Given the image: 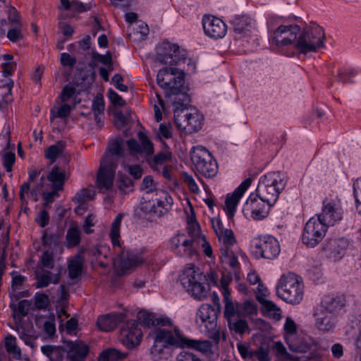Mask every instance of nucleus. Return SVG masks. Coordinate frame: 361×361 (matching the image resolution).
Returning a JSON list of instances; mask_svg holds the SVG:
<instances>
[{
    "instance_id": "obj_3",
    "label": "nucleus",
    "mask_w": 361,
    "mask_h": 361,
    "mask_svg": "<svg viewBox=\"0 0 361 361\" xmlns=\"http://www.w3.org/2000/svg\"><path fill=\"white\" fill-rule=\"evenodd\" d=\"M123 139L118 137L109 143L108 152L101 160L97 176V186L100 192L112 189L118 166V158L123 157Z\"/></svg>"
},
{
    "instance_id": "obj_25",
    "label": "nucleus",
    "mask_w": 361,
    "mask_h": 361,
    "mask_svg": "<svg viewBox=\"0 0 361 361\" xmlns=\"http://www.w3.org/2000/svg\"><path fill=\"white\" fill-rule=\"evenodd\" d=\"M347 247L348 243L345 240L334 239L329 240L323 250L329 258L338 260L343 257Z\"/></svg>"
},
{
    "instance_id": "obj_56",
    "label": "nucleus",
    "mask_w": 361,
    "mask_h": 361,
    "mask_svg": "<svg viewBox=\"0 0 361 361\" xmlns=\"http://www.w3.org/2000/svg\"><path fill=\"white\" fill-rule=\"evenodd\" d=\"M105 103L104 97L102 94H98L94 98L92 104V111L93 112H104Z\"/></svg>"
},
{
    "instance_id": "obj_13",
    "label": "nucleus",
    "mask_w": 361,
    "mask_h": 361,
    "mask_svg": "<svg viewBox=\"0 0 361 361\" xmlns=\"http://www.w3.org/2000/svg\"><path fill=\"white\" fill-rule=\"evenodd\" d=\"M281 252L279 241L273 236H260L254 245L253 252L257 257L267 259L276 258Z\"/></svg>"
},
{
    "instance_id": "obj_46",
    "label": "nucleus",
    "mask_w": 361,
    "mask_h": 361,
    "mask_svg": "<svg viewBox=\"0 0 361 361\" xmlns=\"http://www.w3.org/2000/svg\"><path fill=\"white\" fill-rule=\"evenodd\" d=\"M118 187L123 192H127L132 190L133 183L130 178L127 175L120 173L118 174Z\"/></svg>"
},
{
    "instance_id": "obj_22",
    "label": "nucleus",
    "mask_w": 361,
    "mask_h": 361,
    "mask_svg": "<svg viewBox=\"0 0 361 361\" xmlns=\"http://www.w3.org/2000/svg\"><path fill=\"white\" fill-rule=\"evenodd\" d=\"M139 143L135 139L132 138L127 141V146L132 155L141 154L150 157L154 153V146L147 136L142 132L137 133Z\"/></svg>"
},
{
    "instance_id": "obj_45",
    "label": "nucleus",
    "mask_w": 361,
    "mask_h": 361,
    "mask_svg": "<svg viewBox=\"0 0 361 361\" xmlns=\"http://www.w3.org/2000/svg\"><path fill=\"white\" fill-rule=\"evenodd\" d=\"M92 61L91 65L92 66H96V63L97 62L101 63L104 66L110 65L112 61V55L110 51H107L105 54H100L98 52L93 51L92 52Z\"/></svg>"
},
{
    "instance_id": "obj_2",
    "label": "nucleus",
    "mask_w": 361,
    "mask_h": 361,
    "mask_svg": "<svg viewBox=\"0 0 361 361\" xmlns=\"http://www.w3.org/2000/svg\"><path fill=\"white\" fill-rule=\"evenodd\" d=\"M157 82L160 87L167 90L165 92L166 97L176 96L173 100L174 117H179L180 112L183 114L190 102L189 94L180 91L185 82L183 71H179L178 68L173 67L164 68L158 72Z\"/></svg>"
},
{
    "instance_id": "obj_21",
    "label": "nucleus",
    "mask_w": 361,
    "mask_h": 361,
    "mask_svg": "<svg viewBox=\"0 0 361 361\" xmlns=\"http://www.w3.org/2000/svg\"><path fill=\"white\" fill-rule=\"evenodd\" d=\"M252 179L250 178H246L231 194L227 195L225 201L224 210L229 219L233 218L239 200L250 187Z\"/></svg>"
},
{
    "instance_id": "obj_28",
    "label": "nucleus",
    "mask_w": 361,
    "mask_h": 361,
    "mask_svg": "<svg viewBox=\"0 0 361 361\" xmlns=\"http://www.w3.org/2000/svg\"><path fill=\"white\" fill-rule=\"evenodd\" d=\"M42 170H38L35 168H30L28 171L27 180L24 182L20 187L19 197L21 203V207H26L28 202L25 199V194H28L30 190L31 184H34L35 180L39 176Z\"/></svg>"
},
{
    "instance_id": "obj_61",
    "label": "nucleus",
    "mask_w": 361,
    "mask_h": 361,
    "mask_svg": "<svg viewBox=\"0 0 361 361\" xmlns=\"http://www.w3.org/2000/svg\"><path fill=\"white\" fill-rule=\"evenodd\" d=\"M355 73L354 71L345 70L339 71L337 75V80L342 83L351 82L350 80L351 77L355 76Z\"/></svg>"
},
{
    "instance_id": "obj_9",
    "label": "nucleus",
    "mask_w": 361,
    "mask_h": 361,
    "mask_svg": "<svg viewBox=\"0 0 361 361\" xmlns=\"http://www.w3.org/2000/svg\"><path fill=\"white\" fill-rule=\"evenodd\" d=\"M156 61L163 64L178 65L181 62L188 61V71H194L195 64L191 59H187V53L184 49H180L176 44L170 42H163L157 48Z\"/></svg>"
},
{
    "instance_id": "obj_4",
    "label": "nucleus",
    "mask_w": 361,
    "mask_h": 361,
    "mask_svg": "<svg viewBox=\"0 0 361 361\" xmlns=\"http://www.w3.org/2000/svg\"><path fill=\"white\" fill-rule=\"evenodd\" d=\"M147 190L141 199L140 209L145 213L161 216L166 214L172 204L171 197L164 190L155 188L152 176H147L142 180Z\"/></svg>"
},
{
    "instance_id": "obj_15",
    "label": "nucleus",
    "mask_w": 361,
    "mask_h": 361,
    "mask_svg": "<svg viewBox=\"0 0 361 361\" xmlns=\"http://www.w3.org/2000/svg\"><path fill=\"white\" fill-rule=\"evenodd\" d=\"M299 32L300 27L298 25H281L270 36L269 42L277 47H283L292 44L295 45Z\"/></svg>"
},
{
    "instance_id": "obj_38",
    "label": "nucleus",
    "mask_w": 361,
    "mask_h": 361,
    "mask_svg": "<svg viewBox=\"0 0 361 361\" xmlns=\"http://www.w3.org/2000/svg\"><path fill=\"white\" fill-rule=\"evenodd\" d=\"M258 298V300L262 304L265 311V314L276 320H279L281 318V310L272 301L261 300Z\"/></svg>"
},
{
    "instance_id": "obj_34",
    "label": "nucleus",
    "mask_w": 361,
    "mask_h": 361,
    "mask_svg": "<svg viewBox=\"0 0 361 361\" xmlns=\"http://www.w3.org/2000/svg\"><path fill=\"white\" fill-rule=\"evenodd\" d=\"M81 241V231L77 226H71L67 230L65 246L72 248L78 246Z\"/></svg>"
},
{
    "instance_id": "obj_41",
    "label": "nucleus",
    "mask_w": 361,
    "mask_h": 361,
    "mask_svg": "<svg viewBox=\"0 0 361 361\" xmlns=\"http://www.w3.org/2000/svg\"><path fill=\"white\" fill-rule=\"evenodd\" d=\"M227 323L229 329L235 334H243L248 329L247 322L241 317L233 318L228 321Z\"/></svg>"
},
{
    "instance_id": "obj_53",
    "label": "nucleus",
    "mask_w": 361,
    "mask_h": 361,
    "mask_svg": "<svg viewBox=\"0 0 361 361\" xmlns=\"http://www.w3.org/2000/svg\"><path fill=\"white\" fill-rule=\"evenodd\" d=\"M52 190L50 192H44L42 193V197L44 200L43 207H47L50 204H51L55 198L59 196V191L60 189H56L55 188H51Z\"/></svg>"
},
{
    "instance_id": "obj_16",
    "label": "nucleus",
    "mask_w": 361,
    "mask_h": 361,
    "mask_svg": "<svg viewBox=\"0 0 361 361\" xmlns=\"http://www.w3.org/2000/svg\"><path fill=\"white\" fill-rule=\"evenodd\" d=\"M136 320H130L123 324L120 331V340L128 349H133L140 343L142 332Z\"/></svg>"
},
{
    "instance_id": "obj_10",
    "label": "nucleus",
    "mask_w": 361,
    "mask_h": 361,
    "mask_svg": "<svg viewBox=\"0 0 361 361\" xmlns=\"http://www.w3.org/2000/svg\"><path fill=\"white\" fill-rule=\"evenodd\" d=\"M206 281V276L194 267L185 269L180 277L183 287L198 300H202L207 296L208 285L205 283Z\"/></svg>"
},
{
    "instance_id": "obj_57",
    "label": "nucleus",
    "mask_w": 361,
    "mask_h": 361,
    "mask_svg": "<svg viewBox=\"0 0 361 361\" xmlns=\"http://www.w3.org/2000/svg\"><path fill=\"white\" fill-rule=\"evenodd\" d=\"M76 92V89L74 86L67 84L66 85L61 91L60 98L61 102H66L69 100Z\"/></svg>"
},
{
    "instance_id": "obj_64",
    "label": "nucleus",
    "mask_w": 361,
    "mask_h": 361,
    "mask_svg": "<svg viewBox=\"0 0 361 361\" xmlns=\"http://www.w3.org/2000/svg\"><path fill=\"white\" fill-rule=\"evenodd\" d=\"M35 221L39 225L40 227L44 228L48 225L49 221V216L48 212L45 209L40 211V212L35 218Z\"/></svg>"
},
{
    "instance_id": "obj_6",
    "label": "nucleus",
    "mask_w": 361,
    "mask_h": 361,
    "mask_svg": "<svg viewBox=\"0 0 361 361\" xmlns=\"http://www.w3.org/2000/svg\"><path fill=\"white\" fill-rule=\"evenodd\" d=\"M325 33L323 27L313 24L300 29L295 48L300 53L306 54L310 52H316L324 47V40Z\"/></svg>"
},
{
    "instance_id": "obj_51",
    "label": "nucleus",
    "mask_w": 361,
    "mask_h": 361,
    "mask_svg": "<svg viewBox=\"0 0 361 361\" xmlns=\"http://www.w3.org/2000/svg\"><path fill=\"white\" fill-rule=\"evenodd\" d=\"M63 149V145H52L49 146L45 151V157L48 159H51L54 161L57 157L62 153Z\"/></svg>"
},
{
    "instance_id": "obj_33",
    "label": "nucleus",
    "mask_w": 361,
    "mask_h": 361,
    "mask_svg": "<svg viewBox=\"0 0 361 361\" xmlns=\"http://www.w3.org/2000/svg\"><path fill=\"white\" fill-rule=\"evenodd\" d=\"M59 274H52L50 271H46L44 274L36 275L35 287L42 288L47 287L50 283L57 284L59 282Z\"/></svg>"
},
{
    "instance_id": "obj_20",
    "label": "nucleus",
    "mask_w": 361,
    "mask_h": 361,
    "mask_svg": "<svg viewBox=\"0 0 361 361\" xmlns=\"http://www.w3.org/2000/svg\"><path fill=\"white\" fill-rule=\"evenodd\" d=\"M202 26L204 33L213 39L223 38L227 31V26L223 20L210 15L203 17Z\"/></svg>"
},
{
    "instance_id": "obj_43",
    "label": "nucleus",
    "mask_w": 361,
    "mask_h": 361,
    "mask_svg": "<svg viewBox=\"0 0 361 361\" xmlns=\"http://www.w3.org/2000/svg\"><path fill=\"white\" fill-rule=\"evenodd\" d=\"M68 276L71 279L79 277L82 274V263L80 259V257L70 261L68 267Z\"/></svg>"
},
{
    "instance_id": "obj_39",
    "label": "nucleus",
    "mask_w": 361,
    "mask_h": 361,
    "mask_svg": "<svg viewBox=\"0 0 361 361\" xmlns=\"http://www.w3.org/2000/svg\"><path fill=\"white\" fill-rule=\"evenodd\" d=\"M42 243L44 246L61 247V234L59 232L48 235L47 231H42Z\"/></svg>"
},
{
    "instance_id": "obj_18",
    "label": "nucleus",
    "mask_w": 361,
    "mask_h": 361,
    "mask_svg": "<svg viewBox=\"0 0 361 361\" xmlns=\"http://www.w3.org/2000/svg\"><path fill=\"white\" fill-rule=\"evenodd\" d=\"M177 127L187 134H192L200 130L203 124V116L197 111L193 113L184 112L179 117H175Z\"/></svg>"
},
{
    "instance_id": "obj_37",
    "label": "nucleus",
    "mask_w": 361,
    "mask_h": 361,
    "mask_svg": "<svg viewBox=\"0 0 361 361\" xmlns=\"http://www.w3.org/2000/svg\"><path fill=\"white\" fill-rule=\"evenodd\" d=\"M5 348L6 352L11 355L16 360H21L22 353L20 347L16 343V338L12 335H8L5 338Z\"/></svg>"
},
{
    "instance_id": "obj_42",
    "label": "nucleus",
    "mask_w": 361,
    "mask_h": 361,
    "mask_svg": "<svg viewBox=\"0 0 361 361\" xmlns=\"http://www.w3.org/2000/svg\"><path fill=\"white\" fill-rule=\"evenodd\" d=\"M217 237L219 241L222 243V247L221 248L229 249L236 243L234 233L231 229L229 228L224 230L223 232L220 233Z\"/></svg>"
},
{
    "instance_id": "obj_54",
    "label": "nucleus",
    "mask_w": 361,
    "mask_h": 361,
    "mask_svg": "<svg viewBox=\"0 0 361 361\" xmlns=\"http://www.w3.org/2000/svg\"><path fill=\"white\" fill-rule=\"evenodd\" d=\"M48 295L43 293H37L35 297V305L39 310H44L48 306Z\"/></svg>"
},
{
    "instance_id": "obj_35",
    "label": "nucleus",
    "mask_w": 361,
    "mask_h": 361,
    "mask_svg": "<svg viewBox=\"0 0 361 361\" xmlns=\"http://www.w3.org/2000/svg\"><path fill=\"white\" fill-rule=\"evenodd\" d=\"M219 257L222 264L229 265L234 271L239 268L237 256L229 249L220 248Z\"/></svg>"
},
{
    "instance_id": "obj_32",
    "label": "nucleus",
    "mask_w": 361,
    "mask_h": 361,
    "mask_svg": "<svg viewBox=\"0 0 361 361\" xmlns=\"http://www.w3.org/2000/svg\"><path fill=\"white\" fill-rule=\"evenodd\" d=\"M41 350L50 361H63L65 351L59 346L44 345L41 347Z\"/></svg>"
},
{
    "instance_id": "obj_8",
    "label": "nucleus",
    "mask_w": 361,
    "mask_h": 361,
    "mask_svg": "<svg viewBox=\"0 0 361 361\" xmlns=\"http://www.w3.org/2000/svg\"><path fill=\"white\" fill-rule=\"evenodd\" d=\"M190 159L196 173L212 178L218 172V164L207 149L201 145L193 147L190 150Z\"/></svg>"
},
{
    "instance_id": "obj_58",
    "label": "nucleus",
    "mask_w": 361,
    "mask_h": 361,
    "mask_svg": "<svg viewBox=\"0 0 361 361\" xmlns=\"http://www.w3.org/2000/svg\"><path fill=\"white\" fill-rule=\"evenodd\" d=\"M16 161V155L13 152H7L3 156V166L7 172L12 170Z\"/></svg>"
},
{
    "instance_id": "obj_11",
    "label": "nucleus",
    "mask_w": 361,
    "mask_h": 361,
    "mask_svg": "<svg viewBox=\"0 0 361 361\" xmlns=\"http://www.w3.org/2000/svg\"><path fill=\"white\" fill-rule=\"evenodd\" d=\"M328 228L315 217H312L305 224L302 234V242L310 247H314L324 238Z\"/></svg>"
},
{
    "instance_id": "obj_62",
    "label": "nucleus",
    "mask_w": 361,
    "mask_h": 361,
    "mask_svg": "<svg viewBox=\"0 0 361 361\" xmlns=\"http://www.w3.org/2000/svg\"><path fill=\"white\" fill-rule=\"evenodd\" d=\"M8 20L11 22L12 26L23 25V24L20 21V14L14 7H11L9 9Z\"/></svg>"
},
{
    "instance_id": "obj_26",
    "label": "nucleus",
    "mask_w": 361,
    "mask_h": 361,
    "mask_svg": "<svg viewBox=\"0 0 361 361\" xmlns=\"http://www.w3.org/2000/svg\"><path fill=\"white\" fill-rule=\"evenodd\" d=\"M125 319L124 314H107L97 319V326L103 331H111Z\"/></svg>"
},
{
    "instance_id": "obj_59",
    "label": "nucleus",
    "mask_w": 361,
    "mask_h": 361,
    "mask_svg": "<svg viewBox=\"0 0 361 361\" xmlns=\"http://www.w3.org/2000/svg\"><path fill=\"white\" fill-rule=\"evenodd\" d=\"M108 96L114 106H123L126 104L124 99L112 89L108 90Z\"/></svg>"
},
{
    "instance_id": "obj_23",
    "label": "nucleus",
    "mask_w": 361,
    "mask_h": 361,
    "mask_svg": "<svg viewBox=\"0 0 361 361\" xmlns=\"http://www.w3.org/2000/svg\"><path fill=\"white\" fill-rule=\"evenodd\" d=\"M144 259L132 251L122 249L119 253L118 259L116 264H117L122 274H126L132 269L142 264Z\"/></svg>"
},
{
    "instance_id": "obj_47",
    "label": "nucleus",
    "mask_w": 361,
    "mask_h": 361,
    "mask_svg": "<svg viewBox=\"0 0 361 361\" xmlns=\"http://www.w3.org/2000/svg\"><path fill=\"white\" fill-rule=\"evenodd\" d=\"M171 154L169 152H161L155 154L153 158L147 159V162L151 167H154L157 165H161L163 164L165 161L169 160L171 159Z\"/></svg>"
},
{
    "instance_id": "obj_24",
    "label": "nucleus",
    "mask_w": 361,
    "mask_h": 361,
    "mask_svg": "<svg viewBox=\"0 0 361 361\" xmlns=\"http://www.w3.org/2000/svg\"><path fill=\"white\" fill-rule=\"evenodd\" d=\"M315 326L322 331L327 332L333 330L336 324V317L319 307H317L314 314Z\"/></svg>"
},
{
    "instance_id": "obj_48",
    "label": "nucleus",
    "mask_w": 361,
    "mask_h": 361,
    "mask_svg": "<svg viewBox=\"0 0 361 361\" xmlns=\"http://www.w3.org/2000/svg\"><path fill=\"white\" fill-rule=\"evenodd\" d=\"M94 195V192L89 189H82L78 191L73 197V201L77 203H82L87 200H92Z\"/></svg>"
},
{
    "instance_id": "obj_36",
    "label": "nucleus",
    "mask_w": 361,
    "mask_h": 361,
    "mask_svg": "<svg viewBox=\"0 0 361 361\" xmlns=\"http://www.w3.org/2000/svg\"><path fill=\"white\" fill-rule=\"evenodd\" d=\"M123 217V214H118L116 215L115 219H114L111 224V228L110 231V237L111 239V243L114 247L117 246L118 248H121V244L119 242L120 238V228L121 225V221Z\"/></svg>"
},
{
    "instance_id": "obj_30",
    "label": "nucleus",
    "mask_w": 361,
    "mask_h": 361,
    "mask_svg": "<svg viewBox=\"0 0 361 361\" xmlns=\"http://www.w3.org/2000/svg\"><path fill=\"white\" fill-rule=\"evenodd\" d=\"M224 295L225 307H224V317L228 321L235 317H242V305L239 302L235 304L228 298V295L226 293Z\"/></svg>"
},
{
    "instance_id": "obj_50",
    "label": "nucleus",
    "mask_w": 361,
    "mask_h": 361,
    "mask_svg": "<svg viewBox=\"0 0 361 361\" xmlns=\"http://www.w3.org/2000/svg\"><path fill=\"white\" fill-rule=\"evenodd\" d=\"M42 267L47 269H52L54 267V257L52 252L45 250L43 252L39 259Z\"/></svg>"
},
{
    "instance_id": "obj_31",
    "label": "nucleus",
    "mask_w": 361,
    "mask_h": 361,
    "mask_svg": "<svg viewBox=\"0 0 361 361\" xmlns=\"http://www.w3.org/2000/svg\"><path fill=\"white\" fill-rule=\"evenodd\" d=\"M47 179L51 183V188L62 190L66 179L65 171L54 166L48 174Z\"/></svg>"
},
{
    "instance_id": "obj_17",
    "label": "nucleus",
    "mask_w": 361,
    "mask_h": 361,
    "mask_svg": "<svg viewBox=\"0 0 361 361\" xmlns=\"http://www.w3.org/2000/svg\"><path fill=\"white\" fill-rule=\"evenodd\" d=\"M343 218V209L338 202L324 200L322 212L317 214V219L326 224L328 228L340 221Z\"/></svg>"
},
{
    "instance_id": "obj_19",
    "label": "nucleus",
    "mask_w": 361,
    "mask_h": 361,
    "mask_svg": "<svg viewBox=\"0 0 361 361\" xmlns=\"http://www.w3.org/2000/svg\"><path fill=\"white\" fill-rule=\"evenodd\" d=\"M171 250L178 257H192L196 255L194 247V239L188 238L183 233H178L173 236L171 240Z\"/></svg>"
},
{
    "instance_id": "obj_1",
    "label": "nucleus",
    "mask_w": 361,
    "mask_h": 361,
    "mask_svg": "<svg viewBox=\"0 0 361 361\" xmlns=\"http://www.w3.org/2000/svg\"><path fill=\"white\" fill-rule=\"evenodd\" d=\"M154 339V345L151 348V355L154 361H167L172 356V350L175 348H191L205 352L209 347L208 341L185 337L178 327L173 331L157 328L149 334Z\"/></svg>"
},
{
    "instance_id": "obj_12",
    "label": "nucleus",
    "mask_w": 361,
    "mask_h": 361,
    "mask_svg": "<svg viewBox=\"0 0 361 361\" xmlns=\"http://www.w3.org/2000/svg\"><path fill=\"white\" fill-rule=\"evenodd\" d=\"M219 312V302H216V307L209 304H203L200 306L197 313L196 322L200 326L201 331H212L216 327Z\"/></svg>"
},
{
    "instance_id": "obj_49",
    "label": "nucleus",
    "mask_w": 361,
    "mask_h": 361,
    "mask_svg": "<svg viewBox=\"0 0 361 361\" xmlns=\"http://www.w3.org/2000/svg\"><path fill=\"white\" fill-rule=\"evenodd\" d=\"M353 195L357 211L361 215V178H357L353 183Z\"/></svg>"
},
{
    "instance_id": "obj_55",
    "label": "nucleus",
    "mask_w": 361,
    "mask_h": 361,
    "mask_svg": "<svg viewBox=\"0 0 361 361\" xmlns=\"http://www.w3.org/2000/svg\"><path fill=\"white\" fill-rule=\"evenodd\" d=\"M30 306V301L27 300H20L18 304V307L16 308V305L11 303L10 305V307L16 311V310H18V312L23 316V317H25L28 314V312H29V307Z\"/></svg>"
},
{
    "instance_id": "obj_29",
    "label": "nucleus",
    "mask_w": 361,
    "mask_h": 361,
    "mask_svg": "<svg viewBox=\"0 0 361 361\" xmlns=\"http://www.w3.org/2000/svg\"><path fill=\"white\" fill-rule=\"evenodd\" d=\"M69 347V358L71 361H84L89 353V347L82 343L70 342Z\"/></svg>"
},
{
    "instance_id": "obj_7",
    "label": "nucleus",
    "mask_w": 361,
    "mask_h": 361,
    "mask_svg": "<svg viewBox=\"0 0 361 361\" xmlns=\"http://www.w3.org/2000/svg\"><path fill=\"white\" fill-rule=\"evenodd\" d=\"M303 284L293 274H283L278 281L276 293L277 296L287 303L299 304L304 295Z\"/></svg>"
},
{
    "instance_id": "obj_52",
    "label": "nucleus",
    "mask_w": 361,
    "mask_h": 361,
    "mask_svg": "<svg viewBox=\"0 0 361 361\" xmlns=\"http://www.w3.org/2000/svg\"><path fill=\"white\" fill-rule=\"evenodd\" d=\"M23 25H14L10 28L7 32V37L12 42H16L23 37L22 34Z\"/></svg>"
},
{
    "instance_id": "obj_5",
    "label": "nucleus",
    "mask_w": 361,
    "mask_h": 361,
    "mask_svg": "<svg viewBox=\"0 0 361 361\" xmlns=\"http://www.w3.org/2000/svg\"><path fill=\"white\" fill-rule=\"evenodd\" d=\"M287 183L286 176L281 171H271L262 176L255 192L269 204H274Z\"/></svg>"
},
{
    "instance_id": "obj_40",
    "label": "nucleus",
    "mask_w": 361,
    "mask_h": 361,
    "mask_svg": "<svg viewBox=\"0 0 361 361\" xmlns=\"http://www.w3.org/2000/svg\"><path fill=\"white\" fill-rule=\"evenodd\" d=\"M127 353H121L116 348H109L102 353L98 361H118L127 356Z\"/></svg>"
},
{
    "instance_id": "obj_44",
    "label": "nucleus",
    "mask_w": 361,
    "mask_h": 361,
    "mask_svg": "<svg viewBox=\"0 0 361 361\" xmlns=\"http://www.w3.org/2000/svg\"><path fill=\"white\" fill-rule=\"evenodd\" d=\"M154 318L155 316L153 313L146 310H141L138 312L137 315V319L139 324L147 328L154 326Z\"/></svg>"
},
{
    "instance_id": "obj_60",
    "label": "nucleus",
    "mask_w": 361,
    "mask_h": 361,
    "mask_svg": "<svg viewBox=\"0 0 361 361\" xmlns=\"http://www.w3.org/2000/svg\"><path fill=\"white\" fill-rule=\"evenodd\" d=\"M242 305V316L244 314H254L257 313V307L255 302L250 300H246Z\"/></svg>"
},
{
    "instance_id": "obj_27",
    "label": "nucleus",
    "mask_w": 361,
    "mask_h": 361,
    "mask_svg": "<svg viewBox=\"0 0 361 361\" xmlns=\"http://www.w3.org/2000/svg\"><path fill=\"white\" fill-rule=\"evenodd\" d=\"M344 305L345 300L343 297L326 296L318 307L336 317Z\"/></svg>"
},
{
    "instance_id": "obj_14",
    "label": "nucleus",
    "mask_w": 361,
    "mask_h": 361,
    "mask_svg": "<svg viewBox=\"0 0 361 361\" xmlns=\"http://www.w3.org/2000/svg\"><path fill=\"white\" fill-rule=\"evenodd\" d=\"M274 204H269L264 201L256 192L251 193L246 200L243 211L250 212V217L256 221L262 220L269 215L270 208Z\"/></svg>"
},
{
    "instance_id": "obj_63",
    "label": "nucleus",
    "mask_w": 361,
    "mask_h": 361,
    "mask_svg": "<svg viewBox=\"0 0 361 361\" xmlns=\"http://www.w3.org/2000/svg\"><path fill=\"white\" fill-rule=\"evenodd\" d=\"M176 360L177 361H202L200 357L192 353L185 350L178 355Z\"/></svg>"
}]
</instances>
